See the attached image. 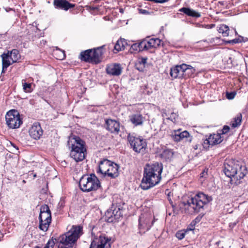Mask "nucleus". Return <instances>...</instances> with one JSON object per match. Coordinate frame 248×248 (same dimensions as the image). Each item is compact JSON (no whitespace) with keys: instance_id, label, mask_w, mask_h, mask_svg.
<instances>
[{"instance_id":"473e14b6","label":"nucleus","mask_w":248,"mask_h":248,"mask_svg":"<svg viewBox=\"0 0 248 248\" xmlns=\"http://www.w3.org/2000/svg\"><path fill=\"white\" fill-rule=\"evenodd\" d=\"M39 219L42 220H47L48 221H51V212L40 214L39 216Z\"/></svg>"},{"instance_id":"cd10ccee","label":"nucleus","mask_w":248,"mask_h":248,"mask_svg":"<svg viewBox=\"0 0 248 248\" xmlns=\"http://www.w3.org/2000/svg\"><path fill=\"white\" fill-rule=\"evenodd\" d=\"M173 140L175 141H179L185 137H186V130L180 133L179 131H175L174 134L172 135Z\"/></svg>"},{"instance_id":"f257e3e1","label":"nucleus","mask_w":248,"mask_h":248,"mask_svg":"<svg viewBox=\"0 0 248 248\" xmlns=\"http://www.w3.org/2000/svg\"><path fill=\"white\" fill-rule=\"evenodd\" d=\"M163 165L161 163L147 164L144 168L140 187L148 190L157 185L161 179Z\"/></svg>"},{"instance_id":"a211bd4d","label":"nucleus","mask_w":248,"mask_h":248,"mask_svg":"<svg viewBox=\"0 0 248 248\" xmlns=\"http://www.w3.org/2000/svg\"><path fill=\"white\" fill-rule=\"evenodd\" d=\"M53 5L56 9L65 11H67L76 6L75 4L71 3L67 0H54Z\"/></svg>"},{"instance_id":"20e7f679","label":"nucleus","mask_w":248,"mask_h":248,"mask_svg":"<svg viewBox=\"0 0 248 248\" xmlns=\"http://www.w3.org/2000/svg\"><path fill=\"white\" fill-rule=\"evenodd\" d=\"M82 227L79 225L73 226L68 232L60 236L58 241L70 248H72L78 238L82 235Z\"/></svg>"},{"instance_id":"4be33fe9","label":"nucleus","mask_w":248,"mask_h":248,"mask_svg":"<svg viewBox=\"0 0 248 248\" xmlns=\"http://www.w3.org/2000/svg\"><path fill=\"white\" fill-rule=\"evenodd\" d=\"M1 57L2 65V73H4L7 68L12 63L9 60V51H8L7 53H3Z\"/></svg>"},{"instance_id":"e2e57ef3","label":"nucleus","mask_w":248,"mask_h":248,"mask_svg":"<svg viewBox=\"0 0 248 248\" xmlns=\"http://www.w3.org/2000/svg\"><path fill=\"white\" fill-rule=\"evenodd\" d=\"M34 248H41L39 246H36Z\"/></svg>"},{"instance_id":"79ce46f5","label":"nucleus","mask_w":248,"mask_h":248,"mask_svg":"<svg viewBox=\"0 0 248 248\" xmlns=\"http://www.w3.org/2000/svg\"><path fill=\"white\" fill-rule=\"evenodd\" d=\"M55 245V242L53 239L48 241L44 248H53Z\"/></svg>"},{"instance_id":"37998d69","label":"nucleus","mask_w":248,"mask_h":248,"mask_svg":"<svg viewBox=\"0 0 248 248\" xmlns=\"http://www.w3.org/2000/svg\"><path fill=\"white\" fill-rule=\"evenodd\" d=\"M236 94V93L235 92H227L226 97L227 99L231 100L234 98Z\"/></svg>"},{"instance_id":"2eb2a0df","label":"nucleus","mask_w":248,"mask_h":248,"mask_svg":"<svg viewBox=\"0 0 248 248\" xmlns=\"http://www.w3.org/2000/svg\"><path fill=\"white\" fill-rule=\"evenodd\" d=\"M186 71V64L183 63L171 68L170 71V75L174 78H185Z\"/></svg>"},{"instance_id":"9d476101","label":"nucleus","mask_w":248,"mask_h":248,"mask_svg":"<svg viewBox=\"0 0 248 248\" xmlns=\"http://www.w3.org/2000/svg\"><path fill=\"white\" fill-rule=\"evenodd\" d=\"M127 140L131 147L136 153H143L147 148L146 140L140 137H135L131 134L127 136Z\"/></svg>"},{"instance_id":"13d9d810","label":"nucleus","mask_w":248,"mask_h":248,"mask_svg":"<svg viewBox=\"0 0 248 248\" xmlns=\"http://www.w3.org/2000/svg\"><path fill=\"white\" fill-rule=\"evenodd\" d=\"M187 248H193L191 245H187Z\"/></svg>"},{"instance_id":"864d4df0","label":"nucleus","mask_w":248,"mask_h":248,"mask_svg":"<svg viewBox=\"0 0 248 248\" xmlns=\"http://www.w3.org/2000/svg\"><path fill=\"white\" fill-rule=\"evenodd\" d=\"M207 171H208V169L204 170L202 171V172L200 174L201 177H205V176H207Z\"/></svg>"},{"instance_id":"f8f14e48","label":"nucleus","mask_w":248,"mask_h":248,"mask_svg":"<svg viewBox=\"0 0 248 248\" xmlns=\"http://www.w3.org/2000/svg\"><path fill=\"white\" fill-rule=\"evenodd\" d=\"M110 238L101 235L92 242L90 248H110Z\"/></svg>"},{"instance_id":"052dcab7","label":"nucleus","mask_w":248,"mask_h":248,"mask_svg":"<svg viewBox=\"0 0 248 248\" xmlns=\"http://www.w3.org/2000/svg\"><path fill=\"white\" fill-rule=\"evenodd\" d=\"M219 3H220L221 5H223V1H219Z\"/></svg>"},{"instance_id":"ea45409f","label":"nucleus","mask_w":248,"mask_h":248,"mask_svg":"<svg viewBox=\"0 0 248 248\" xmlns=\"http://www.w3.org/2000/svg\"><path fill=\"white\" fill-rule=\"evenodd\" d=\"M173 154L172 151L170 149L164 150L163 152V155L165 156L168 158L172 156Z\"/></svg>"},{"instance_id":"a18cd8bd","label":"nucleus","mask_w":248,"mask_h":248,"mask_svg":"<svg viewBox=\"0 0 248 248\" xmlns=\"http://www.w3.org/2000/svg\"><path fill=\"white\" fill-rule=\"evenodd\" d=\"M195 19H191V18H187V23H189L190 24H195V26L197 27H203V25H201L199 23L195 22H194Z\"/></svg>"},{"instance_id":"5701e85b","label":"nucleus","mask_w":248,"mask_h":248,"mask_svg":"<svg viewBox=\"0 0 248 248\" xmlns=\"http://www.w3.org/2000/svg\"><path fill=\"white\" fill-rule=\"evenodd\" d=\"M197 196L201 199L205 208L206 207V205L213 200V198L211 196H208L203 192L197 193Z\"/></svg>"},{"instance_id":"3c124183","label":"nucleus","mask_w":248,"mask_h":248,"mask_svg":"<svg viewBox=\"0 0 248 248\" xmlns=\"http://www.w3.org/2000/svg\"><path fill=\"white\" fill-rule=\"evenodd\" d=\"M194 143H195L194 145H192V147L193 149H194V150H197L198 148H199V147H200V149H201V146H202V145H201L200 144H198L196 142Z\"/></svg>"},{"instance_id":"603ef678","label":"nucleus","mask_w":248,"mask_h":248,"mask_svg":"<svg viewBox=\"0 0 248 248\" xmlns=\"http://www.w3.org/2000/svg\"><path fill=\"white\" fill-rule=\"evenodd\" d=\"M227 62L228 64H231L232 65L231 67L235 66V64L233 63V60L232 57H229V59Z\"/></svg>"},{"instance_id":"7ed1b4c3","label":"nucleus","mask_w":248,"mask_h":248,"mask_svg":"<svg viewBox=\"0 0 248 248\" xmlns=\"http://www.w3.org/2000/svg\"><path fill=\"white\" fill-rule=\"evenodd\" d=\"M67 145L70 149V155L71 158L76 162L82 161L85 157L86 148L85 142L79 137L73 136L70 137Z\"/></svg>"},{"instance_id":"7c9ffc66","label":"nucleus","mask_w":248,"mask_h":248,"mask_svg":"<svg viewBox=\"0 0 248 248\" xmlns=\"http://www.w3.org/2000/svg\"><path fill=\"white\" fill-rule=\"evenodd\" d=\"M124 44H126V42L124 40H118L116 44L114 45V50H116L117 52H119L124 49Z\"/></svg>"},{"instance_id":"6e6d98bb","label":"nucleus","mask_w":248,"mask_h":248,"mask_svg":"<svg viewBox=\"0 0 248 248\" xmlns=\"http://www.w3.org/2000/svg\"><path fill=\"white\" fill-rule=\"evenodd\" d=\"M179 11L183 12L184 14H186V7H184L182 8L179 10Z\"/></svg>"},{"instance_id":"c756f323","label":"nucleus","mask_w":248,"mask_h":248,"mask_svg":"<svg viewBox=\"0 0 248 248\" xmlns=\"http://www.w3.org/2000/svg\"><path fill=\"white\" fill-rule=\"evenodd\" d=\"M141 41L138 43L133 44L130 47V51L131 53H135V51L139 52L143 51V47L141 46Z\"/></svg>"},{"instance_id":"bf43d9fd","label":"nucleus","mask_w":248,"mask_h":248,"mask_svg":"<svg viewBox=\"0 0 248 248\" xmlns=\"http://www.w3.org/2000/svg\"><path fill=\"white\" fill-rule=\"evenodd\" d=\"M215 26V24H211V25H210V28H211L213 27H214Z\"/></svg>"},{"instance_id":"423d86ee","label":"nucleus","mask_w":248,"mask_h":248,"mask_svg":"<svg viewBox=\"0 0 248 248\" xmlns=\"http://www.w3.org/2000/svg\"><path fill=\"white\" fill-rule=\"evenodd\" d=\"M119 166L108 159L101 161L97 173H101L104 176H108L111 178H114L119 175Z\"/></svg>"},{"instance_id":"774afa93","label":"nucleus","mask_w":248,"mask_h":248,"mask_svg":"<svg viewBox=\"0 0 248 248\" xmlns=\"http://www.w3.org/2000/svg\"><path fill=\"white\" fill-rule=\"evenodd\" d=\"M229 226L231 227L232 226V223H230Z\"/></svg>"},{"instance_id":"4468645a","label":"nucleus","mask_w":248,"mask_h":248,"mask_svg":"<svg viewBox=\"0 0 248 248\" xmlns=\"http://www.w3.org/2000/svg\"><path fill=\"white\" fill-rule=\"evenodd\" d=\"M161 42V40L159 38H148L141 41V46H142L143 50H148L160 46Z\"/></svg>"},{"instance_id":"49530a36","label":"nucleus","mask_w":248,"mask_h":248,"mask_svg":"<svg viewBox=\"0 0 248 248\" xmlns=\"http://www.w3.org/2000/svg\"><path fill=\"white\" fill-rule=\"evenodd\" d=\"M197 140V138H193L192 136L190 135L189 132L187 131V141L191 142L192 141H193L194 143H195Z\"/></svg>"},{"instance_id":"c03bdc74","label":"nucleus","mask_w":248,"mask_h":248,"mask_svg":"<svg viewBox=\"0 0 248 248\" xmlns=\"http://www.w3.org/2000/svg\"><path fill=\"white\" fill-rule=\"evenodd\" d=\"M204 215L205 214L203 212H201V213L192 221H193L196 224L199 223Z\"/></svg>"},{"instance_id":"a878e982","label":"nucleus","mask_w":248,"mask_h":248,"mask_svg":"<svg viewBox=\"0 0 248 248\" xmlns=\"http://www.w3.org/2000/svg\"><path fill=\"white\" fill-rule=\"evenodd\" d=\"M217 30L218 32L221 33L223 36H228L229 35L230 29L226 25H220L219 27H217Z\"/></svg>"},{"instance_id":"ddd939ff","label":"nucleus","mask_w":248,"mask_h":248,"mask_svg":"<svg viewBox=\"0 0 248 248\" xmlns=\"http://www.w3.org/2000/svg\"><path fill=\"white\" fill-rule=\"evenodd\" d=\"M122 216V211L120 208L108 210L105 213L106 220L109 223L117 221Z\"/></svg>"},{"instance_id":"393cba45","label":"nucleus","mask_w":248,"mask_h":248,"mask_svg":"<svg viewBox=\"0 0 248 248\" xmlns=\"http://www.w3.org/2000/svg\"><path fill=\"white\" fill-rule=\"evenodd\" d=\"M9 57L12 60V63L16 62L20 58V55L18 50L14 49L9 52Z\"/></svg>"},{"instance_id":"4d7b16f0","label":"nucleus","mask_w":248,"mask_h":248,"mask_svg":"<svg viewBox=\"0 0 248 248\" xmlns=\"http://www.w3.org/2000/svg\"><path fill=\"white\" fill-rule=\"evenodd\" d=\"M239 37L241 38V39H243V41H242V42H245L248 41V38H245L244 37H243L241 35H239Z\"/></svg>"},{"instance_id":"6e6552de","label":"nucleus","mask_w":248,"mask_h":248,"mask_svg":"<svg viewBox=\"0 0 248 248\" xmlns=\"http://www.w3.org/2000/svg\"><path fill=\"white\" fill-rule=\"evenodd\" d=\"M104 46L93 49H88L80 53V59L86 62L98 63L101 62L104 53L103 48Z\"/></svg>"},{"instance_id":"aec40b11","label":"nucleus","mask_w":248,"mask_h":248,"mask_svg":"<svg viewBox=\"0 0 248 248\" xmlns=\"http://www.w3.org/2000/svg\"><path fill=\"white\" fill-rule=\"evenodd\" d=\"M129 121L135 126L142 125L145 121V118L140 113L133 114L129 116Z\"/></svg>"},{"instance_id":"58836bf2","label":"nucleus","mask_w":248,"mask_h":248,"mask_svg":"<svg viewBox=\"0 0 248 248\" xmlns=\"http://www.w3.org/2000/svg\"><path fill=\"white\" fill-rule=\"evenodd\" d=\"M186 233V230L184 229V230H182L178 231L176 233L175 236L178 239L181 240L185 237Z\"/></svg>"},{"instance_id":"dca6fc26","label":"nucleus","mask_w":248,"mask_h":248,"mask_svg":"<svg viewBox=\"0 0 248 248\" xmlns=\"http://www.w3.org/2000/svg\"><path fill=\"white\" fill-rule=\"evenodd\" d=\"M105 127L110 133L118 134L120 131V123L114 120L106 119L105 120Z\"/></svg>"},{"instance_id":"4c0bfd02","label":"nucleus","mask_w":248,"mask_h":248,"mask_svg":"<svg viewBox=\"0 0 248 248\" xmlns=\"http://www.w3.org/2000/svg\"><path fill=\"white\" fill-rule=\"evenodd\" d=\"M195 72V69L190 65L187 64V76L191 77Z\"/></svg>"},{"instance_id":"39448f33","label":"nucleus","mask_w":248,"mask_h":248,"mask_svg":"<svg viewBox=\"0 0 248 248\" xmlns=\"http://www.w3.org/2000/svg\"><path fill=\"white\" fill-rule=\"evenodd\" d=\"M79 186L83 192L96 190L101 186L98 178L93 173L83 176L79 180Z\"/></svg>"},{"instance_id":"412c9836","label":"nucleus","mask_w":248,"mask_h":248,"mask_svg":"<svg viewBox=\"0 0 248 248\" xmlns=\"http://www.w3.org/2000/svg\"><path fill=\"white\" fill-rule=\"evenodd\" d=\"M122 70L120 64L117 63L108 65L106 68L107 73L112 76H119L122 73Z\"/></svg>"},{"instance_id":"338daca9","label":"nucleus","mask_w":248,"mask_h":248,"mask_svg":"<svg viewBox=\"0 0 248 248\" xmlns=\"http://www.w3.org/2000/svg\"><path fill=\"white\" fill-rule=\"evenodd\" d=\"M234 31H235V34H237V32L235 30Z\"/></svg>"},{"instance_id":"f3484780","label":"nucleus","mask_w":248,"mask_h":248,"mask_svg":"<svg viewBox=\"0 0 248 248\" xmlns=\"http://www.w3.org/2000/svg\"><path fill=\"white\" fill-rule=\"evenodd\" d=\"M30 136L34 140H39L43 134V130L40 124L36 122L34 123L29 129Z\"/></svg>"},{"instance_id":"5fc2aeb1","label":"nucleus","mask_w":248,"mask_h":248,"mask_svg":"<svg viewBox=\"0 0 248 248\" xmlns=\"http://www.w3.org/2000/svg\"><path fill=\"white\" fill-rule=\"evenodd\" d=\"M89 7V9L91 10L95 11L98 10V8L97 7L90 6Z\"/></svg>"},{"instance_id":"6ab92c4d","label":"nucleus","mask_w":248,"mask_h":248,"mask_svg":"<svg viewBox=\"0 0 248 248\" xmlns=\"http://www.w3.org/2000/svg\"><path fill=\"white\" fill-rule=\"evenodd\" d=\"M150 221L151 219L149 218H144L142 217H140L139 219L140 233H144L150 229L154 224V221H152L151 224H150Z\"/></svg>"},{"instance_id":"b1692460","label":"nucleus","mask_w":248,"mask_h":248,"mask_svg":"<svg viewBox=\"0 0 248 248\" xmlns=\"http://www.w3.org/2000/svg\"><path fill=\"white\" fill-rule=\"evenodd\" d=\"M242 120V115L241 113H239L233 118V121L231 122V125L232 128L237 127L241 125Z\"/></svg>"},{"instance_id":"f03ea898","label":"nucleus","mask_w":248,"mask_h":248,"mask_svg":"<svg viewBox=\"0 0 248 248\" xmlns=\"http://www.w3.org/2000/svg\"><path fill=\"white\" fill-rule=\"evenodd\" d=\"M223 171L225 175L230 178L231 184L237 185L240 183L239 181L247 174V169L240 161L229 159L224 161Z\"/></svg>"},{"instance_id":"bb28decb","label":"nucleus","mask_w":248,"mask_h":248,"mask_svg":"<svg viewBox=\"0 0 248 248\" xmlns=\"http://www.w3.org/2000/svg\"><path fill=\"white\" fill-rule=\"evenodd\" d=\"M187 16H190L197 19L201 16V13L198 11L187 7Z\"/></svg>"},{"instance_id":"0eeeda50","label":"nucleus","mask_w":248,"mask_h":248,"mask_svg":"<svg viewBox=\"0 0 248 248\" xmlns=\"http://www.w3.org/2000/svg\"><path fill=\"white\" fill-rule=\"evenodd\" d=\"M189 200H187V211L191 214L202 212L206 208L201 199L197 196V193L188 192L187 193Z\"/></svg>"},{"instance_id":"2f4dec72","label":"nucleus","mask_w":248,"mask_h":248,"mask_svg":"<svg viewBox=\"0 0 248 248\" xmlns=\"http://www.w3.org/2000/svg\"><path fill=\"white\" fill-rule=\"evenodd\" d=\"M51 221H48L47 220H39V229L44 232H46L49 227V226Z\"/></svg>"},{"instance_id":"a19ab883","label":"nucleus","mask_w":248,"mask_h":248,"mask_svg":"<svg viewBox=\"0 0 248 248\" xmlns=\"http://www.w3.org/2000/svg\"><path fill=\"white\" fill-rule=\"evenodd\" d=\"M51 212L48 206L47 205L45 204L41 206L40 209V214H43L47 212Z\"/></svg>"},{"instance_id":"8fccbe9b","label":"nucleus","mask_w":248,"mask_h":248,"mask_svg":"<svg viewBox=\"0 0 248 248\" xmlns=\"http://www.w3.org/2000/svg\"><path fill=\"white\" fill-rule=\"evenodd\" d=\"M147 58H141L139 60L138 63L139 64L144 66L145 64L147 63Z\"/></svg>"},{"instance_id":"1a4fd4ad","label":"nucleus","mask_w":248,"mask_h":248,"mask_svg":"<svg viewBox=\"0 0 248 248\" xmlns=\"http://www.w3.org/2000/svg\"><path fill=\"white\" fill-rule=\"evenodd\" d=\"M6 124L11 129L18 128L23 123L19 112L16 109L9 110L5 115Z\"/></svg>"},{"instance_id":"f704fd0d","label":"nucleus","mask_w":248,"mask_h":248,"mask_svg":"<svg viewBox=\"0 0 248 248\" xmlns=\"http://www.w3.org/2000/svg\"><path fill=\"white\" fill-rule=\"evenodd\" d=\"M23 89L26 93H31L32 91L31 83L25 82L24 80H22Z\"/></svg>"},{"instance_id":"9b49d317","label":"nucleus","mask_w":248,"mask_h":248,"mask_svg":"<svg viewBox=\"0 0 248 248\" xmlns=\"http://www.w3.org/2000/svg\"><path fill=\"white\" fill-rule=\"evenodd\" d=\"M206 137L202 143L203 149L206 150H208L210 147L220 144L223 140V136L217 133L210 134L209 136L206 135Z\"/></svg>"},{"instance_id":"c9c22d12","label":"nucleus","mask_w":248,"mask_h":248,"mask_svg":"<svg viewBox=\"0 0 248 248\" xmlns=\"http://www.w3.org/2000/svg\"><path fill=\"white\" fill-rule=\"evenodd\" d=\"M242 41H243V39H241V38L239 37V35L238 36V38H236L232 40H223L225 44H230L232 45L242 43Z\"/></svg>"},{"instance_id":"e433bc0d","label":"nucleus","mask_w":248,"mask_h":248,"mask_svg":"<svg viewBox=\"0 0 248 248\" xmlns=\"http://www.w3.org/2000/svg\"><path fill=\"white\" fill-rule=\"evenodd\" d=\"M230 130V127L227 125H225L223 126V128L221 130H218L217 131V134H219L220 136L222 135H225L228 133Z\"/></svg>"},{"instance_id":"0e129e2a","label":"nucleus","mask_w":248,"mask_h":248,"mask_svg":"<svg viewBox=\"0 0 248 248\" xmlns=\"http://www.w3.org/2000/svg\"><path fill=\"white\" fill-rule=\"evenodd\" d=\"M183 205L185 206L186 204V203L185 202H182Z\"/></svg>"},{"instance_id":"c85d7f7f","label":"nucleus","mask_w":248,"mask_h":248,"mask_svg":"<svg viewBox=\"0 0 248 248\" xmlns=\"http://www.w3.org/2000/svg\"><path fill=\"white\" fill-rule=\"evenodd\" d=\"M163 116L164 117H166L167 119L170 120L174 123H176L178 118V114L174 112H171L170 114L169 113L164 112L163 113Z\"/></svg>"},{"instance_id":"680f3d73","label":"nucleus","mask_w":248,"mask_h":248,"mask_svg":"<svg viewBox=\"0 0 248 248\" xmlns=\"http://www.w3.org/2000/svg\"><path fill=\"white\" fill-rule=\"evenodd\" d=\"M236 224V223H233V224H232V227H234Z\"/></svg>"},{"instance_id":"72a5a7b5","label":"nucleus","mask_w":248,"mask_h":248,"mask_svg":"<svg viewBox=\"0 0 248 248\" xmlns=\"http://www.w3.org/2000/svg\"><path fill=\"white\" fill-rule=\"evenodd\" d=\"M54 54L56 56V58L58 60H63L66 57L64 51L60 49H57L54 52Z\"/></svg>"},{"instance_id":"69168bd1","label":"nucleus","mask_w":248,"mask_h":248,"mask_svg":"<svg viewBox=\"0 0 248 248\" xmlns=\"http://www.w3.org/2000/svg\"><path fill=\"white\" fill-rule=\"evenodd\" d=\"M33 177H36V174H34L33 175Z\"/></svg>"},{"instance_id":"de8ad7c7","label":"nucleus","mask_w":248,"mask_h":248,"mask_svg":"<svg viewBox=\"0 0 248 248\" xmlns=\"http://www.w3.org/2000/svg\"><path fill=\"white\" fill-rule=\"evenodd\" d=\"M196 224L192 221L189 225L187 227V232L190 231H193L195 229V227Z\"/></svg>"},{"instance_id":"09e8293b","label":"nucleus","mask_w":248,"mask_h":248,"mask_svg":"<svg viewBox=\"0 0 248 248\" xmlns=\"http://www.w3.org/2000/svg\"><path fill=\"white\" fill-rule=\"evenodd\" d=\"M138 10L140 14L148 15L151 14L150 12L145 9L138 8Z\"/></svg>"}]
</instances>
